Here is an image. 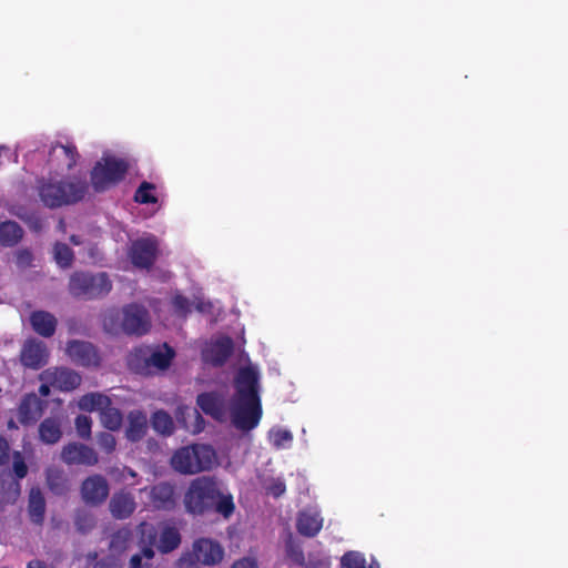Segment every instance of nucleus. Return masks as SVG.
<instances>
[{
	"label": "nucleus",
	"instance_id": "9b49d317",
	"mask_svg": "<svg viewBox=\"0 0 568 568\" xmlns=\"http://www.w3.org/2000/svg\"><path fill=\"white\" fill-rule=\"evenodd\" d=\"M223 557L224 549L217 541L211 538H200L194 541L192 551L180 559V566L182 568L194 564L214 566L221 562Z\"/></svg>",
	"mask_w": 568,
	"mask_h": 568
},
{
	"label": "nucleus",
	"instance_id": "49530a36",
	"mask_svg": "<svg viewBox=\"0 0 568 568\" xmlns=\"http://www.w3.org/2000/svg\"><path fill=\"white\" fill-rule=\"evenodd\" d=\"M8 453L9 444L4 438L0 437V464L8 462Z\"/></svg>",
	"mask_w": 568,
	"mask_h": 568
},
{
	"label": "nucleus",
	"instance_id": "5fc2aeb1",
	"mask_svg": "<svg viewBox=\"0 0 568 568\" xmlns=\"http://www.w3.org/2000/svg\"><path fill=\"white\" fill-rule=\"evenodd\" d=\"M49 383L44 382V384H42L39 388V392L42 396H48L49 393H50V388H49Z\"/></svg>",
	"mask_w": 568,
	"mask_h": 568
},
{
	"label": "nucleus",
	"instance_id": "e433bc0d",
	"mask_svg": "<svg viewBox=\"0 0 568 568\" xmlns=\"http://www.w3.org/2000/svg\"><path fill=\"white\" fill-rule=\"evenodd\" d=\"M268 438L272 445L276 448H281L293 439L290 430L283 428H272L268 433Z\"/></svg>",
	"mask_w": 568,
	"mask_h": 568
},
{
	"label": "nucleus",
	"instance_id": "a19ab883",
	"mask_svg": "<svg viewBox=\"0 0 568 568\" xmlns=\"http://www.w3.org/2000/svg\"><path fill=\"white\" fill-rule=\"evenodd\" d=\"M266 494L273 496L274 498H280L286 491V486L283 479L273 478L268 485L265 487Z\"/></svg>",
	"mask_w": 568,
	"mask_h": 568
},
{
	"label": "nucleus",
	"instance_id": "ddd939ff",
	"mask_svg": "<svg viewBox=\"0 0 568 568\" xmlns=\"http://www.w3.org/2000/svg\"><path fill=\"white\" fill-rule=\"evenodd\" d=\"M61 458L68 465L94 466L99 462L97 452L80 443L65 445L62 449Z\"/></svg>",
	"mask_w": 568,
	"mask_h": 568
},
{
	"label": "nucleus",
	"instance_id": "603ef678",
	"mask_svg": "<svg viewBox=\"0 0 568 568\" xmlns=\"http://www.w3.org/2000/svg\"><path fill=\"white\" fill-rule=\"evenodd\" d=\"M141 560H142V556L141 555L132 556V558L130 560V567L129 568H142Z\"/></svg>",
	"mask_w": 568,
	"mask_h": 568
},
{
	"label": "nucleus",
	"instance_id": "b1692460",
	"mask_svg": "<svg viewBox=\"0 0 568 568\" xmlns=\"http://www.w3.org/2000/svg\"><path fill=\"white\" fill-rule=\"evenodd\" d=\"M176 418L191 434H199L204 429V419L195 408L189 406L179 407Z\"/></svg>",
	"mask_w": 568,
	"mask_h": 568
},
{
	"label": "nucleus",
	"instance_id": "f8f14e48",
	"mask_svg": "<svg viewBox=\"0 0 568 568\" xmlns=\"http://www.w3.org/2000/svg\"><path fill=\"white\" fill-rule=\"evenodd\" d=\"M158 253V241L153 235H145L133 242L131 260L135 266L149 267Z\"/></svg>",
	"mask_w": 568,
	"mask_h": 568
},
{
	"label": "nucleus",
	"instance_id": "13d9d810",
	"mask_svg": "<svg viewBox=\"0 0 568 568\" xmlns=\"http://www.w3.org/2000/svg\"><path fill=\"white\" fill-rule=\"evenodd\" d=\"M71 241H72V243H73L74 245H79V244H80V241L78 240V237H77V236H72V237H71Z\"/></svg>",
	"mask_w": 568,
	"mask_h": 568
},
{
	"label": "nucleus",
	"instance_id": "a18cd8bd",
	"mask_svg": "<svg viewBox=\"0 0 568 568\" xmlns=\"http://www.w3.org/2000/svg\"><path fill=\"white\" fill-rule=\"evenodd\" d=\"M93 568H121V565L115 558H109L97 562Z\"/></svg>",
	"mask_w": 568,
	"mask_h": 568
},
{
	"label": "nucleus",
	"instance_id": "20e7f679",
	"mask_svg": "<svg viewBox=\"0 0 568 568\" xmlns=\"http://www.w3.org/2000/svg\"><path fill=\"white\" fill-rule=\"evenodd\" d=\"M174 356V349L168 344L143 346L130 354L128 364L136 373L153 374L169 368Z\"/></svg>",
	"mask_w": 568,
	"mask_h": 568
},
{
	"label": "nucleus",
	"instance_id": "72a5a7b5",
	"mask_svg": "<svg viewBox=\"0 0 568 568\" xmlns=\"http://www.w3.org/2000/svg\"><path fill=\"white\" fill-rule=\"evenodd\" d=\"M20 494L18 483H10L8 488L3 484H0V509H3L7 505L13 504Z\"/></svg>",
	"mask_w": 568,
	"mask_h": 568
},
{
	"label": "nucleus",
	"instance_id": "1a4fd4ad",
	"mask_svg": "<svg viewBox=\"0 0 568 568\" xmlns=\"http://www.w3.org/2000/svg\"><path fill=\"white\" fill-rule=\"evenodd\" d=\"M70 293L79 297H99L111 290V281L105 273H74L70 278Z\"/></svg>",
	"mask_w": 568,
	"mask_h": 568
},
{
	"label": "nucleus",
	"instance_id": "2eb2a0df",
	"mask_svg": "<svg viewBox=\"0 0 568 568\" xmlns=\"http://www.w3.org/2000/svg\"><path fill=\"white\" fill-rule=\"evenodd\" d=\"M82 499L90 505H100L109 496V484L101 475L88 477L81 486Z\"/></svg>",
	"mask_w": 568,
	"mask_h": 568
},
{
	"label": "nucleus",
	"instance_id": "7c9ffc66",
	"mask_svg": "<svg viewBox=\"0 0 568 568\" xmlns=\"http://www.w3.org/2000/svg\"><path fill=\"white\" fill-rule=\"evenodd\" d=\"M29 513L33 521H41L44 513V498L39 489L33 488L30 491Z\"/></svg>",
	"mask_w": 568,
	"mask_h": 568
},
{
	"label": "nucleus",
	"instance_id": "a211bd4d",
	"mask_svg": "<svg viewBox=\"0 0 568 568\" xmlns=\"http://www.w3.org/2000/svg\"><path fill=\"white\" fill-rule=\"evenodd\" d=\"M233 349L229 337H216L205 345L202 351L203 359L214 365L222 364Z\"/></svg>",
	"mask_w": 568,
	"mask_h": 568
},
{
	"label": "nucleus",
	"instance_id": "3c124183",
	"mask_svg": "<svg viewBox=\"0 0 568 568\" xmlns=\"http://www.w3.org/2000/svg\"><path fill=\"white\" fill-rule=\"evenodd\" d=\"M48 483L50 485V487L55 491V493H62V488H60L55 483H54V477H53V473L52 471H49L48 473Z\"/></svg>",
	"mask_w": 568,
	"mask_h": 568
},
{
	"label": "nucleus",
	"instance_id": "8fccbe9b",
	"mask_svg": "<svg viewBox=\"0 0 568 568\" xmlns=\"http://www.w3.org/2000/svg\"><path fill=\"white\" fill-rule=\"evenodd\" d=\"M27 568H53L51 565H48L41 560H32L28 564Z\"/></svg>",
	"mask_w": 568,
	"mask_h": 568
},
{
	"label": "nucleus",
	"instance_id": "bb28decb",
	"mask_svg": "<svg viewBox=\"0 0 568 568\" xmlns=\"http://www.w3.org/2000/svg\"><path fill=\"white\" fill-rule=\"evenodd\" d=\"M30 322L32 328L44 337L51 336L57 327L55 317L44 311H37L31 314Z\"/></svg>",
	"mask_w": 568,
	"mask_h": 568
},
{
	"label": "nucleus",
	"instance_id": "4c0bfd02",
	"mask_svg": "<svg viewBox=\"0 0 568 568\" xmlns=\"http://www.w3.org/2000/svg\"><path fill=\"white\" fill-rule=\"evenodd\" d=\"M135 200L140 203H155L154 185L148 182L142 183L135 193Z\"/></svg>",
	"mask_w": 568,
	"mask_h": 568
},
{
	"label": "nucleus",
	"instance_id": "2f4dec72",
	"mask_svg": "<svg viewBox=\"0 0 568 568\" xmlns=\"http://www.w3.org/2000/svg\"><path fill=\"white\" fill-rule=\"evenodd\" d=\"M285 554L286 557L296 566H305L304 551L298 542L294 540L292 535H288L285 540Z\"/></svg>",
	"mask_w": 568,
	"mask_h": 568
},
{
	"label": "nucleus",
	"instance_id": "c85d7f7f",
	"mask_svg": "<svg viewBox=\"0 0 568 568\" xmlns=\"http://www.w3.org/2000/svg\"><path fill=\"white\" fill-rule=\"evenodd\" d=\"M173 487L169 484H160L152 488L151 496L153 506L156 508H169L173 505Z\"/></svg>",
	"mask_w": 568,
	"mask_h": 568
},
{
	"label": "nucleus",
	"instance_id": "f03ea898",
	"mask_svg": "<svg viewBox=\"0 0 568 568\" xmlns=\"http://www.w3.org/2000/svg\"><path fill=\"white\" fill-rule=\"evenodd\" d=\"M148 312L140 305L131 304L123 310H108L103 315V327L110 334L143 335L150 329Z\"/></svg>",
	"mask_w": 568,
	"mask_h": 568
},
{
	"label": "nucleus",
	"instance_id": "39448f33",
	"mask_svg": "<svg viewBox=\"0 0 568 568\" xmlns=\"http://www.w3.org/2000/svg\"><path fill=\"white\" fill-rule=\"evenodd\" d=\"M140 531L142 556L146 559L153 558V547H156L161 552H170L181 542L178 529L168 524H161L158 528L149 524H142Z\"/></svg>",
	"mask_w": 568,
	"mask_h": 568
},
{
	"label": "nucleus",
	"instance_id": "473e14b6",
	"mask_svg": "<svg viewBox=\"0 0 568 568\" xmlns=\"http://www.w3.org/2000/svg\"><path fill=\"white\" fill-rule=\"evenodd\" d=\"M152 426L155 432L162 435H170L174 429L171 416L163 410H159L153 414Z\"/></svg>",
	"mask_w": 568,
	"mask_h": 568
},
{
	"label": "nucleus",
	"instance_id": "09e8293b",
	"mask_svg": "<svg viewBox=\"0 0 568 568\" xmlns=\"http://www.w3.org/2000/svg\"><path fill=\"white\" fill-rule=\"evenodd\" d=\"M136 476V474L130 469V468H124L122 471H121V476H120V480L122 481H128L129 478H134Z\"/></svg>",
	"mask_w": 568,
	"mask_h": 568
},
{
	"label": "nucleus",
	"instance_id": "6ab92c4d",
	"mask_svg": "<svg viewBox=\"0 0 568 568\" xmlns=\"http://www.w3.org/2000/svg\"><path fill=\"white\" fill-rule=\"evenodd\" d=\"M323 518L318 511L304 509L297 514L296 529L304 537H315L323 527Z\"/></svg>",
	"mask_w": 568,
	"mask_h": 568
},
{
	"label": "nucleus",
	"instance_id": "4d7b16f0",
	"mask_svg": "<svg viewBox=\"0 0 568 568\" xmlns=\"http://www.w3.org/2000/svg\"><path fill=\"white\" fill-rule=\"evenodd\" d=\"M251 568H258L255 559L251 558Z\"/></svg>",
	"mask_w": 568,
	"mask_h": 568
},
{
	"label": "nucleus",
	"instance_id": "5701e85b",
	"mask_svg": "<svg viewBox=\"0 0 568 568\" xmlns=\"http://www.w3.org/2000/svg\"><path fill=\"white\" fill-rule=\"evenodd\" d=\"M135 506L133 496L124 491L114 494L109 504L111 514L118 519L130 517L133 514Z\"/></svg>",
	"mask_w": 568,
	"mask_h": 568
},
{
	"label": "nucleus",
	"instance_id": "a878e982",
	"mask_svg": "<svg viewBox=\"0 0 568 568\" xmlns=\"http://www.w3.org/2000/svg\"><path fill=\"white\" fill-rule=\"evenodd\" d=\"M75 148L72 144H55L50 152V161L70 170L77 161Z\"/></svg>",
	"mask_w": 568,
	"mask_h": 568
},
{
	"label": "nucleus",
	"instance_id": "7ed1b4c3",
	"mask_svg": "<svg viewBox=\"0 0 568 568\" xmlns=\"http://www.w3.org/2000/svg\"><path fill=\"white\" fill-rule=\"evenodd\" d=\"M215 450L205 444L182 447L171 458L172 467L181 474H196L216 465Z\"/></svg>",
	"mask_w": 568,
	"mask_h": 568
},
{
	"label": "nucleus",
	"instance_id": "37998d69",
	"mask_svg": "<svg viewBox=\"0 0 568 568\" xmlns=\"http://www.w3.org/2000/svg\"><path fill=\"white\" fill-rule=\"evenodd\" d=\"M13 470L18 478H23L28 473V467L19 452L13 454Z\"/></svg>",
	"mask_w": 568,
	"mask_h": 568
},
{
	"label": "nucleus",
	"instance_id": "f3484780",
	"mask_svg": "<svg viewBox=\"0 0 568 568\" xmlns=\"http://www.w3.org/2000/svg\"><path fill=\"white\" fill-rule=\"evenodd\" d=\"M67 354L78 365L97 366L100 357L95 348L87 342L71 341L67 346Z\"/></svg>",
	"mask_w": 568,
	"mask_h": 568
},
{
	"label": "nucleus",
	"instance_id": "cd10ccee",
	"mask_svg": "<svg viewBox=\"0 0 568 568\" xmlns=\"http://www.w3.org/2000/svg\"><path fill=\"white\" fill-rule=\"evenodd\" d=\"M40 439L45 444H55L62 436L61 424L55 418L44 419L39 427Z\"/></svg>",
	"mask_w": 568,
	"mask_h": 568
},
{
	"label": "nucleus",
	"instance_id": "58836bf2",
	"mask_svg": "<svg viewBox=\"0 0 568 568\" xmlns=\"http://www.w3.org/2000/svg\"><path fill=\"white\" fill-rule=\"evenodd\" d=\"M92 419L87 415H80L75 419V429L81 438H89L91 435Z\"/></svg>",
	"mask_w": 568,
	"mask_h": 568
},
{
	"label": "nucleus",
	"instance_id": "aec40b11",
	"mask_svg": "<svg viewBox=\"0 0 568 568\" xmlns=\"http://www.w3.org/2000/svg\"><path fill=\"white\" fill-rule=\"evenodd\" d=\"M260 369L251 363V430L255 428L262 418Z\"/></svg>",
	"mask_w": 568,
	"mask_h": 568
},
{
	"label": "nucleus",
	"instance_id": "ea45409f",
	"mask_svg": "<svg viewBox=\"0 0 568 568\" xmlns=\"http://www.w3.org/2000/svg\"><path fill=\"white\" fill-rule=\"evenodd\" d=\"M97 440L100 448L108 454L112 453L116 447L115 437L110 433L102 432L98 434Z\"/></svg>",
	"mask_w": 568,
	"mask_h": 568
},
{
	"label": "nucleus",
	"instance_id": "c756f323",
	"mask_svg": "<svg viewBox=\"0 0 568 568\" xmlns=\"http://www.w3.org/2000/svg\"><path fill=\"white\" fill-rule=\"evenodd\" d=\"M22 237V230L16 222H3L0 224V243L4 246H12Z\"/></svg>",
	"mask_w": 568,
	"mask_h": 568
},
{
	"label": "nucleus",
	"instance_id": "de8ad7c7",
	"mask_svg": "<svg viewBox=\"0 0 568 568\" xmlns=\"http://www.w3.org/2000/svg\"><path fill=\"white\" fill-rule=\"evenodd\" d=\"M31 262V254L28 251H21L17 253V263L20 266H27Z\"/></svg>",
	"mask_w": 568,
	"mask_h": 568
},
{
	"label": "nucleus",
	"instance_id": "6e6552de",
	"mask_svg": "<svg viewBox=\"0 0 568 568\" xmlns=\"http://www.w3.org/2000/svg\"><path fill=\"white\" fill-rule=\"evenodd\" d=\"M128 164L124 160L104 155L93 168L91 182L95 191H104L124 176Z\"/></svg>",
	"mask_w": 568,
	"mask_h": 568
},
{
	"label": "nucleus",
	"instance_id": "f704fd0d",
	"mask_svg": "<svg viewBox=\"0 0 568 568\" xmlns=\"http://www.w3.org/2000/svg\"><path fill=\"white\" fill-rule=\"evenodd\" d=\"M54 260L60 267H69L71 265L73 253L68 245L57 243L53 248Z\"/></svg>",
	"mask_w": 568,
	"mask_h": 568
},
{
	"label": "nucleus",
	"instance_id": "c9c22d12",
	"mask_svg": "<svg viewBox=\"0 0 568 568\" xmlns=\"http://www.w3.org/2000/svg\"><path fill=\"white\" fill-rule=\"evenodd\" d=\"M343 568H366L364 556L357 551H347L341 559Z\"/></svg>",
	"mask_w": 568,
	"mask_h": 568
},
{
	"label": "nucleus",
	"instance_id": "393cba45",
	"mask_svg": "<svg viewBox=\"0 0 568 568\" xmlns=\"http://www.w3.org/2000/svg\"><path fill=\"white\" fill-rule=\"evenodd\" d=\"M148 418L142 412L134 410L128 415L125 436L131 442L140 440L146 433Z\"/></svg>",
	"mask_w": 568,
	"mask_h": 568
},
{
	"label": "nucleus",
	"instance_id": "f257e3e1",
	"mask_svg": "<svg viewBox=\"0 0 568 568\" xmlns=\"http://www.w3.org/2000/svg\"><path fill=\"white\" fill-rule=\"evenodd\" d=\"M184 504L187 511L193 514L215 509L224 517H229L234 509L232 497L224 494L219 484L209 477L192 481L185 494Z\"/></svg>",
	"mask_w": 568,
	"mask_h": 568
},
{
	"label": "nucleus",
	"instance_id": "bf43d9fd",
	"mask_svg": "<svg viewBox=\"0 0 568 568\" xmlns=\"http://www.w3.org/2000/svg\"><path fill=\"white\" fill-rule=\"evenodd\" d=\"M9 428H14L16 425H14V422L13 420H10L9 424H8Z\"/></svg>",
	"mask_w": 568,
	"mask_h": 568
},
{
	"label": "nucleus",
	"instance_id": "79ce46f5",
	"mask_svg": "<svg viewBox=\"0 0 568 568\" xmlns=\"http://www.w3.org/2000/svg\"><path fill=\"white\" fill-rule=\"evenodd\" d=\"M172 305L174 308V313L179 317L185 316L187 314V312H190V308H191L190 302L182 295H175L172 300Z\"/></svg>",
	"mask_w": 568,
	"mask_h": 568
},
{
	"label": "nucleus",
	"instance_id": "dca6fc26",
	"mask_svg": "<svg viewBox=\"0 0 568 568\" xmlns=\"http://www.w3.org/2000/svg\"><path fill=\"white\" fill-rule=\"evenodd\" d=\"M41 379L65 392L75 389L81 384V376L68 368H49L41 374Z\"/></svg>",
	"mask_w": 568,
	"mask_h": 568
},
{
	"label": "nucleus",
	"instance_id": "4be33fe9",
	"mask_svg": "<svg viewBox=\"0 0 568 568\" xmlns=\"http://www.w3.org/2000/svg\"><path fill=\"white\" fill-rule=\"evenodd\" d=\"M43 403L36 394L27 395L20 404L18 418L21 424L36 423L42 415Z\"/></svg>",
	"mask_w": 568,
	"mask_h": 568
},
{
	"label": "nucleus",
	"instance_id": "412c9836",
	"mask_svg": "<svg viewBox=\"0 0 568 568\" xmlns=\"http://www.w3.org/2000/svg\"><path fill=\"white\" fill-rule=\"evenodd\" d=\"M199 407L216 420H223L226 416L224 399L219 393H203L197 396Z\"/></svg>",
	"mask_w": 568,
	"mask_h": 568
},
{
	"label": "nucleus",
	"instance_id": "9d476101",
	"mask_svg": "<svg viewBox=\"0 0 568 568\" xmlns=\"http://www.w3.org/2000/svg\"><path fill=\"white\" fill-rule=\"evenodd\" d=\"M236 395L231 403V419L233 425L246 432L248 429V368L241 367L235 377Z\"/></svg>",
	"mask_w": 568,
	"mask_h": 568
},
{
	"label": "nucleus",
	"instance_id": "6e6d98bb",
	"mask_svg": "<svg viewBox=\"0 0 568 568\" xmlns=\"http://www.w3.org/2000/svg\"><path fill=\"white\" fill-rule=\"evenodd\" d=\"M196 308H197L200 312H205L206 305H205L203 302H199V303L196 304Z\"/></svg>",
	"mask_w": 568,
	"mask_h": 568
},
{
	"label": "nucleus",
	"instance_id": "0eeeda50",
	"mask_svg": "<svg viewBox=\"0 0 568 568\" xmlns=\"http://www.w3.org/2000/svg\"><path fill=\"white\" fill-rule=\"evenodd\" d=\"M88 186L80 181L68 183L50 181L40 187V196L49 207H58L81 200Z\"/></svg>",
	"mask_w": 568,
	"mask_h": 568
},
{
	"label": "nucleus",
	"instance_id": "c03bdc74",
	"mask_svg": "<svg viewBox=\"0 0 568 568\" xmlns=\"http://www.w3.org/2000/svg\"><path fill=\"white\" fill-rule=\"evenodd\" d=\"M129 531L126 530H122V531H119L112 539L111 541V547L112 549L114 550H122L125 548V546H123L122 544H125L128 538H129Z\"/></svg>",
	"mask_w": 568,
	"mask_h": 568
},
{
	"label": "nucleus",
	"instance_id": "864d4df0",
	"mask_svg": "<svg viewBox=\"0 0 568 568\" xmlns=\"http://www.w3.org/2000/svg\"><path fill=\"white\" fill-rule=\"evenodd\" d=\"M233 568H248V560L246 558L236 561Z\"/></svg>",
	"mask_w": 568,
	"mask_h": 568
},
{
	"label": "nucleus",
	"instance_id": "423d86ee",
	"mask_svg": "<svg viewBox=\"0 0 568 568\" xmlns=\"http://www.w3.org/2000/svg\"><path fill=\"white\" fill-rule=\"evenodd\" d=\"M78 407L90 413L98 412L102 426L109 430H118L122 425V413L105 394L98 392L88 393L79 398Z\"/></svg>",
	"mask_w": 568,
	"mask_h": 568
},
{
	"label": "nucleus",
	"instance_id": "4468645a",
	"mask_svg": "<svg viewBox=\"0 0 568 568\" xmlns=\"http://www.w3.org/2000/svg\"><path fill=\"white\" fill-rule=\"evenodd\" d=\"M48 358L49 351L43 342L33 338L24 342L20 353L23 366L38 369L47 364Z\"/></svg>",
	"mask_w": 568,
	"mask_h": 568
}]
</instances>
